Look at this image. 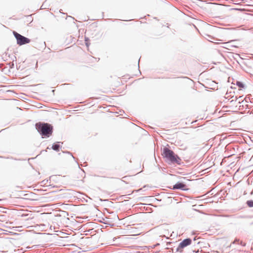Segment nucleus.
<instances>
[{
    "label": "nucleus",
    "mask_w": 253,
    "mask_h": 253,
    "mask_svg": "<svg viewBox=\"0 0 253 253\" xmlns=\"http://www.w3.org/2000/svg\"><path fill=\"white\" fill-rule=\"evenodd\" d=\"M191 242L192 240L189 238L184 239L180 243L178 247L177 248L176 251L181 252L182 250L187 246L190 245L191 244Z\"/></svg>",
    "instance_id": "obj_4"
},
{
    "label": "nucleus",
    "mask_w": 253,
    "mask_h": 253,
    "mask_svg": "<svg viewBox=\"0 0 253 253\" xmlns=\"http://www.w3.org/2000/svg\"><path fill=\"white\" fill-rule=\"evenodd\" d=\"M247 204L249 207H253V200L248 201Z\"/></svg>",
    "instance_id": "obj_7"
},
{
    "label": "nucleus",
    "mask_w": 253,
    "mask_h": 253,
    "mask_svg": "<svg viewBox=\"0 0 253 253\" xmlns=\"http://www.w3.org/2000/svg\"><path fill=\"white\" fill-rule=\"evenodd\" d=\"M163 155L171 163L180 164L181 159L171 150L165 147L163 149Z\"/></svg>",
    "instance_id": "obj_2"
},
{
    "label": "nucleus",
    "mask_w": 253,
    "mask_h": 253,
    "mask_svg": "<svg viewBox=\"0 0 253 253\" xmlns=\"http://www.w3.org/2000/svg\"><path fill=\"white\" fill-rule=\"evenodd\" d=\"M60 145L58 144H54L52 145V148L56 151H58L59 150Z\"/></svg>",
    "instance_id": "obj_6"
},
{
    "label": "nucleus",
    "mask_w": 253,
    "mask_h": 253,
    "mask_svg": "<svg viewBox=\"0 0 253 253\" xmlns=\"http://www.w3.org/2000/svg\"><path fill=\"white\" fill-rule=\"evenodd\" d=\"M186 187V186L185 184H183V183L178 182L173 185V189L186 190H187Z\"/></svg>",
    "instance_id": "obj_5"
},
{
    "label": "nucleus",
    "mask_w": 253,
    "mask_h": 253,
    "mask_svg": "<svg viewBox=\"0 0 253 253\" xmlns=\"http://www.w3.org/2000/svg\"><path fill=\"white\" fill-rule=\"evenodd\" d=\"M88 38H85V44H86V45L87 46H88L89 45V43L88 42Z\"/></svg>",
    "instance_id": "obj_9"
},
{
    "label": "nucleus",
    "mask_w": 253,
    "mask_h": 253,
    "mask_svg": "<svg viewBox=\"0 0 253 253\" xmlns=\"http://www.w3.org/2000/svg\"><path fill=\"white\" fill-rule=\"evenodd\" d=\"M36 127L42 137H48L52 134V127L47 123H37Z\"/></svg>",
    "instance_id": "obj_1"
},
{
    "label": "nucleus",
    "mask_w": 253,
    "mask_h": 253,
    "mask_svg": "<svg viewBox=\"0 0 253 253\" xmlns=\"http://www.w3.org/2000/svg\"><path fill=\"white\" fill-rule=\"evenodd\" d=\"M236 84L240 87H241V88H244V84L242 83H241V82H237Z\"/></svg>",
    "instance_id": "obj_8"
},
{
    "label": "nucleus",
    "mask_w": 253,
    "mask_h": 253,
    "mask_svg": "<svg viewBox=\"0 0 253 253\" xmlns=\"http://www.w3.org/2000/svg\"><path fill=\"white\" fill-rule=\"evenodd\" d=\"M13 35L17 40L18 44L21 45L30 42V40L14 31Z\"/></svg>",
    "instance_id": "obj_3"
}]
</instances>
